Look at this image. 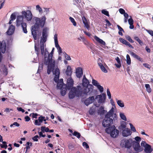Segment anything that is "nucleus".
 Here are the masks:
<instances>
[{
	"mask_svg": "<svg viewBox=\"0 0 153 153\" xmlns=\"http://www.w3.org/2000/svg\"><path fill=\"white\" fill-rule=\"evenodd\" d=\"M48 29L47 28H44L42 31V36L41 37L40 40V49L41 53L42 55L45 56V59L48 61L55 62V61L52 59L53 54L54 50V48H52V50L50 53H49L48 51L45 48V43L46 40L48 36Z\"/></svg>",
	"mask_w": 153,
	"mask_h": 153,
	"instance_id": "obj_1",
	"label": "nucleus"
},
{
	"mask_svg": "<svg viewBox=\"0 0 153 153\" xmlns=\"http://www.w3.org/2000/svg\"><path fill=\"white\" fill-rule=\"evenodd\" d=\"M54 73L55 74V76L54 78V81L57 84V88L58 89L61 90V94L62 96H64L66 94L67 89H68L67 86L65 84H64L62 79H59V70L57 68Z\"/></svg>",
	"mask_w": 153,
	"mask_h": 153,
	"instance_id": "obj_2",
	"label": "nucleus"
},
{
	"mask_svg": "<svg viewBox=\"0 0 153 153\" xmlns=\"http://www.w3.org/2000/svg\"><path fill=\"white\" fill-rule=\"evenodd\" d=\"M114 108L112 107L108 112L106 114L105 119L102 122V125L104 127H107L110 126L113 124V120L111 118V117H113L114 119L116 118L117 115L116 114H114Z\"/></svg>",
	"mask_w": 153,
	"mask_h": 153,
	"instance_id": "obj_3",
	"label": "nucleus"
},
{
	"mask_svg": "<svg viewBox=\"0 0 153 153\" xmlns=\"http://www.w3.org/2000/svg\"><path fill=\"white\" fill-rule=\"evenodd\" d=\"M16 26L17 27H21L23 32L25 33L27 32V24L24 21V18L23 16L19 15L17 16L16 21Z\"/></svg>",
	"mask_w": 153,
	"mask_h": 153,
	"instance_id": "obj_4",
	"label": "nucleus"
},
{
	"mask_svg": "<svg viewBox=\"0 0 153 153\" xmlns=\"http://www.w3.org/2000/svg\"><path fill=\"white\" fill-rule=\"evenodd\" d=\"M105 132L110 134L111 137L115 138L118 137L119 134L118 130L116 128L114 125H112L105 129Z\"/></svg>",
	"mask_w": 153,
	"mask_h": 153,
	"instance_id": "obj_5",
	"label": "nucleus"
},
{
	"mask_svg": "<svg viewBox=\"0 0 153 153\" xmlns=\"http://www.w3.org/2000/svg\"><path fill=\"white\" fill-rule=\"evenodd\" d=\"M133 141L131 139L123 138L120 141V145L122 148L129 149L132 146Z\"/></svg>",
	"mask_w": 153,
	"mask_h": 153,
	"instance_id": "obj_6",
	"label": "nucleus"
},
{
	"mask_svg": "<svg viewBox=\"0 0 153 153\" xmlns=\"http://www.w3.org/2000/svg\"><path fill=\"white\" fill-rule=\"evenodd\" d=\"M34 19L35 21V24L34 27L37 28L39 27H42L44 26L45 23L46 18L45 16H43L41 18V19L39 18L35 17Z\"/></svg>",
	"mask_w": 153,
	"mask_h": 153,
	"instance_id": "obj_7",
	"label": "nucleus"
},
{
	"mask_svg": "<svg viewBox=\"0 0 153 153\" xmlns=\"http://www.w3.org/2000/svg\"><path fill=\"white\" fill-rule=\"evenodd\" d=\"M45 63L46 65H48L47 73L49 74L52 71L53 74L55 75L54 76H55V74H54V72L56 71V69L58 68H58H56L54 70V68L55 67V62L48 61L45 59Z\"/></svg>",
	"mask_w": 153,
	"mask_h": 153,
	"instance_id": "obj_8",
	"label": "nucleus"
},
{
	"mask_svg": "<svg viewBox=\"0 0 153 153\" xmlns=\"http://www.w3.org/2000/svg\"><path fill=\"white\" fill-rule=\"evenodd\" d=\"M71 89V91L69 94V97L70 99L73 98L75 96L79 97L81 94L82 92L76 88H73Z\"/></svg>",
	"mask_w": 153,
	"mask_h": 153,
	"instance_id": "obj_9",
	"label": "nucleus"
},
{
	"mask_svg": "<svg viewBox=\"0 0 153 153\" xmlns=\"http://www.w3.org/2000/svg\"><path fill=\"white\" fill-rule=\"evenodd\" d=\"M141 145L144 148V152L145 153H151L153 151L151 146L147 143L145 141H142Z\"/></svg>",
	"mask_w": 153,
	"mask_h": 153,
	"instance_id": "obj_10",
	"label": "nucleus"
},
{
	"mask_svg": "<svg viewBox=\"0 0 153 153\" xmlns=\"http://www.w3.org/2000/svg\"><path fill=\"white\" fill-rule=\"evenodd\" d=\"M23 16V18L25 17L26 20L28 21H30L32 19L33 15L31 11L29 10H27L26 11H22V12Z\"/></svg>",
	"mask_w": 153,
	"mask_h": 153,
	"instance_id": "obj_11",
	"label": "nucleus"
},
{
	"mask_svg": "<svg viewBox=\"0 0 153 153\" xmlns=\"http://www.w3.org/2000/svg\"><path fill=\"white\" fill-rule=\"evenodd\" d=\"M132 146L134 150L137 152H140L142 151L143 148L140 146V143L135 141H133Z\"/></svg>",
	"mask_w": 153,
	"mask_h": 153,
	"instance_id": "obj_12",
	"label": "nucleus"
},
{
	"mask_svg": "<svg viewBox=\"0 0 153 153\" xmlns=\"http://www.w3.org/2000/svg\"><path fill=\"white\" fill-rule=\"evenodd\" d=\"M54 41L55 47L56 48L59 54H61L62 53V48L59 45L58 41V35L57 34H55L54 35Z\"/></svg>",
	"mask_w": 153,
	"mask_h": 153,
	"instance_id": "obj_13",
	"label": "nucleus"
},
{
	"mask_svg": "<svg viewBox=\"0 0 153 153\" xmlns=\"http://www.w3.org/2000/svg\"><path fill=\"white\" fill-rule=\"evenodd\" d=\"M105 94H102V95H97L95 99L98 100V102L99 103H103L105 101Z\"/></svg>",
	"mask_w": 153,
	"mask_h": 153,
	"instance_id": "obj_14",
	"label": "nucleus"
},
{
	"mask_svg": "<svg viewBox=\"0 0 153 153\" xmlns=\"http://www.w3.org/2000/svg\"><path fill=\"white\" fill-rule=\"evenodd\" d=\"M92 83L97 88L100 92L102 93L103 92L104 90L103 87L100 85L99 83L97 80L93 79H92Z\"/></svg>",
	"mask_w": 153,
	"mask_h": 153,
	"instance_id": "obj_15",
	"label": "nucleus"
},
{
	"mask_svg": "<svg viewBox=\"0 0 153 153\" xmlns=\"http://www.w3.org/2000/svg\"><path fill=\"white\" fill-rule=\"evenodd\" d=\"M74 84V81L71 77H70L67 79V88L68 90H69L73 88Z\"/></svg>",
	"mask_w": 153,
	"mask_h": 153,
	"instance_id": "obj_16",
	"label": "nucleus"
},
{
	"mask_svg": "<svg viewBox=\"0 0 153 153\" xmlns=\"http://www.w3.org/2000/svg\"><path fill=\"white\" fill-rule=\"evenodd\" d=\"M85 87V88L83 91L84 93L86 94H90L93 91V86L92 85H89Z\"/></svg>",
	"mask_w": 153,
	"mask_h": 153,
	"instance_id": "obj_17",
	"label": "nucleus"
},
{
	"mask_svg": "<svg viewBox=\"0 0 153 153\" xmlns=\"http://www.w3.org/2000/svg\"><path fill=\"white\" fill-rule=\"evenodd\" d=\"M6 43L4 40L0 41V52L4 53L6 51Z\"/></svg>",
	"mask_w": 153,
	"mask_h": 153,
	"instance_id": "obj_18",
	"label": "nucleus"
},
{
	"mask_svg": "<svg viewBox=\"0 0 153 153\" xmlns=\"http://www.w3.org/2000/svg\"><path fill=\"white\" fill-rule=\"evenodd\" d=\"M102 62V60L100 59H99L97 61L98 66L103 72L105 73H107L108 72V71L103 65Z\"/></svg>",
	"mask_w": 153,
	"mask_h": 153,
	"instance_id": "obj_19",
	"label": "nucleus"
},
{
	"mask_svg": "<svg viewBox=\"0 0 153 153\" xmlns=\"http://www.w3.org/2000/svg\"><path fill=\"white\" fill-rule=\"evenodd\" d=\"M45 117L42 116H41L38 118V120H36L35 121V124L36 125L40 126L43 121H45L46 120L45 119Z\"/></svg>",
	"mask_w": 153,
	"mask_h": 153,
	"instance_id": "obj_20",
	"label": "nucleus"
},
{
	"mask_svg": "<svg viewBox=\"0 0 153 153\" xmlns=\"http://www.w3.org/2000/svg\"><path fill=\"white\" fill-rule=\"evenodd\" d=\"M131 132L129 129L126 128L123 130L122 135L124 137H127L131 135Z\"/></svg>",
	"mask_w": 153,
	"mask_h": 153,
	"instance_id": "obj_21",
	"label": "nucleus"
},
{
	"mask_svg": "<svg viewBox=\"0 0 153 153\" xmlns=\"http://www.w3.org/2000/svg\"><path fill=\"white\" fill-rule=\"evenodd\" d=\"M98 106V105L95 104L94 105L91 107L89 111V114L91 115L95 114L96 112L97 108Z\"/></svg>",
	"mask_w": 153,
	"mask_h": 153,
	"instance_id": "obj_22",
	"label": "nucleus"
},
{
	"mask_svg": "<svg viewBox=\"0 0 153 153\" xmlns=\"http://www.w3.org/2000/svg\"><path fill=\"white\" fill-rule=\"evenodd\" d=\"M94 38L96 41L100 44L101 46L103 47V46H104L105 45V42L103 41L102 39H100L96 36H95Z\"/></svg>",
	"mask_w": 153,
	"mask_h": 153,
	"instance_id": "obj_23",
	"label": "nucleus"
},
{
	"mask_svg": "<svg viewBox=\"0 0 153 153\" xmlns=\"http://www.w3.org/2000/svg\"><path fill=\"white\" fill-rule=\"evenodd\" d=\"M94 99V96H92L87 98L84 101L85 105L86 106H88L93 102Z\"/></svg>",
	"mask_w": 153,
	"mask_h": 153,
	"instance_id": "obj_24",
	"label": "nucleus"
},
{
	"mask_svg": "<svg viewBox=\"0 0 153 153\" xmlns=\"http://www.w3.org/2000/svg\"><path fill=\"white\" fill-rule=\"evenodd\" d=\"M76 74L77 77L80 78L82 75V69L80 67L78 68L76 70Z\"/></svg>",
	"mask_w": 153,
	"mask_h": 153,
	"instance_id": "obj_25",
	"label": "nucleus"
},
{
	"mask_svg": "<svg viewBox=\"0 0 153 153\" xmlns=\"http://www.w3.org/2000/svg\"><path fill=\"white\" fill-rule=\"evenodd\" d=\"M15 29V27L13 25L10 26L7 32V34L9 35H12L14 32Z\"/></svg>",
	"mask_w": 153,
	"mask_h": 153,
	"instance_id": "obj_26",
	"label": "nucleus"
},
{
	"mask_svg": "<svg viewBox=\"0 0 153 153\" xmlns=\"http://www.w3.org/2000/svg\"><path fill=\"white\" fill-rule=\"evenodd\" d=\"M72 73V70L70 65H68L65 71V74L67 76H71Z\"/></svg>",
	"mask_w": 153,
	"mask_h": 153,
	"instance_id": "obj_27",
	"label": "nucleus"
},
{
	"mask_svg": "<svg viewBox=\"0 0 153 153\" xmlns=\"http://www.w3.org/2000/svg\"><path fill=\"white\" fill-rule=\"evenodd\" d=\"M89 82L88 80L86 78L85 76L84 75L82 79V84L83 86L84 87H87L88 85Z\"/></svg>",
	"mask_w": 153,
	"mask_h": 153,
	"instance_id": "obj_28",
	"label": "nucleus"
},
{
	"mask_svg": "<svg viewBox=\"0 0 153 153\" xmlns=\"http://www.w3.org/2000/svg\"><path fill=\"white\" fill-rule=\"evenodd\" d=\"M106 112V111L104 110V107L103 106H101L98 110L97 113L98 114L101 115L103 114Z\"/></svg>",
	"mask_w": 153,
	"mask_h": 153,
	"instance_id": "obj_29",
	"label": "nucleus"
},
{
	"mask_svg": "<svg viewBox=\"0 0 153 153\" xmlns=\"http://www.w3.org/2000/svg\"><path fill=\"white\" fill-rule=\"evenodd\" d=\"M82 20L84 23L85 27L88 30H89V25L87 20L85 17L83 16L82 17Z\"/></svg>",
	"mask_w": 153,
	"mask_h": 153,
	"instance_id": "obj_30",
	"label": "nucleus"
},
{
	"mask_svg": "<svg viewBox=\"0 0 153 153\" xmlns=\"http://www.w3.org/2000/svg\"><path fill=\"white\" fill-rule=\"evenodd\" d=\"M130 54L133 56L134 58H135L137 59L140 61H142V59L141 58L140 56L137 55L136 54L134 53L132 51H131L130 52Z\"/></svg>",
	"mask_w": 153,
	"mask_h": 153,
	"instance_id": "obj_31",
	"label": "nucleus"
},
{
	"mask_svg": "<svg viewBox=\"0 0 153 153\" xmlns=\"http://www.w3.org/2000/svg\"><path fill=\"white\" fill-rule=\"evenodd\" d=\"M1 71L3 72V74L5 76H6L8 74V71L7 68L4 65H2L1 68Z\"/></svg>",
	"mask_w": 153,
	"mask_h": 153,
	"instance_id": "obj_32",
	"label": "nucleus"
},
{
	"mask_svg": "<svg viewBox=\"0 0 153 153\" xmlns=\"http://www.w3.org/2000/svg\"><path fill=\"white\" fill-rule=\"evenodd\" d=\"M115 59L118 64H115L114 65L117 68H120L121 67V64L120 59L118 57H117Z\"/></svg>",
	"mask_w": 153,
	"mask_h": 153,
	"instance_id": "obj_33",
	"label": "nucleus"
},
{
	"mask_svg": "<svg viewBox=\"0 0 153 153\" xmlns=\"http://www.w3.org/2000/svg\"><path fill=\"white\" fill-rule=\"evenodd\" d=\"M78 39L79 40H82L84 44L85 45H88L89 44V42L83 36H80L79 38H78Z\"/></svg>",
	"mask_w": 153,
	"mask_h": 153,
	"instance_id": "obj_34",
	"label": "nucleus"
},
{
	"mask_svg": "<svg viewBox=\"0 0 153 153\" xmlns=\"http://www.w3.org/2000/svg\"><path fill=\"white\" fill-rule=\"evenodd\" d=\"M116 100L118 105L121 108L123 107L124 105L123 102L121 100H118L117 99H116Z\"/></svg>",
	"mask_w": 153,
	"mask_h": 153,
	"instance_id": "obj_35",
	"label": "nucleus"
},
{
	"mask_svg": "<svg viewBox=\"0 0 153 153\" xmlns=\"http://www.w3.org/2000/svg\"><path fill=\"white\" fill-rule=\"evenodd\" d=\"M32 35L34 40H36V30L34 29L33 28L31 30Z\"/></svg>",
	"mask_w": 153,
	"mask_h": 153,
	"instance_id": "obj_36",
	"label": "nucleus"
},
{
	"mask_svg": "<svg viewBox=\"0 0 153 153\" xmlns=\"http://www.w3.org/2000/svg\"><path fill=\"white\" fill-rule=\"evenodd\" d=\"M134 39L136 40L141 46H143V43L137 36H135Z\"/></svg>",
	"mask_w": 153,
	"mask_h": 153,
	"instance_id": "obj_37",
	"label": "nucleus"
},
{
	"mask_svg": "<svg viewBox=\"0 0 153 153\" xmlns=\"http://www.w3.org/2000/svg\"><path fill=\"white\" fill-rule=\"evenodd\" d=\"M117 26L118 29L119 30V31L118 32V33H119V34L121 36H123V34L122 32H124L123 30L119 25H117Z\"/></svg>",
	"mask_w": 153,
	"mask_h": 153,
	"instance_id": "obj_38",
	"label": "nucleus"
},
{
	"mask_svg": "<svg viewBox=\"0 0 153 153\" xmlns=\"http://www.w3.org/2000/svg\"><path fill=\"white\" fill-rule=\"evenodd\" d=\"M119 115L120 117L122 119L125 121L127 120L126 117L123 113L120 112Z\"/></svg>",
	"mask_w": 153,
	"mask_h": 153,
	"instance_id": "obj_39",
	"label": "nucleus"
},
{
	"mask_svg": "<svg viewBox=\"0 0 153 153\" xmlns=\"http://www.w3.org/2000/svg\"><path fill=\"white\" fill-rule=\"evenodd\" d=\"M41 130L43 133L48 132L49 131V129L48 127H46L45 126H42L41 127Z\"/></svg>",
	"mask_w": 153,
	"mask_h": 153,
	"instance_id": "obj_40",
	"label": "nucleus"
},
{
	"mask_svg": "<svg viewBox=\"0 0 153 153\" xmlns=\"http://www.w3.org/2000/svg\"><path fill=\"white\" fill-rule=\"evenodd\" d=\"M43 63H39L38 69L37 72V74L39 73V72L42 70L43 67Z\"/></svg>",
	"mask_w": 153,
	"mask_h": 153,
	"instance_id": "obj_41",
	"label": "nucleus"
},
{
	"mask_svg": "<svg viewBox=\"0 0 153 153\" xmlns=\"http://www.w3.org/2000/svg\"><path fill=\"white\" fill-rule=\"evenodd\" d=\"M126 62L128 65H130L131 64V60L129 55L127 54L126 55Z\"/></svg>",
	"mask_w": 153,
	"mask_h": 153,
	"instance_id": "obj_42",
	"label": "nucleus"
},
{
	"mask_svg": "<svg viewBox=\"0 0 153 153\" xmlns=\"http://www.w3.org/2000/svg\"><path fill=\"white\" fill-rule=\"evenodd\" d=\"M36 9L37 10H38L40 14H41L42 13L43 11L42 9L39 5H38L36 6Z\"/></svg>",
	"mask_w": 153,
	"mask_h": 153,
	"instance_id": "obj_43",
	"label": "nucleus"
},
{
	"mask_svg": "<svg viewBox=\"0 0 153 153\" xmlns=\"http://www.w3.org/2000/svg\"><path fill=\"white\" fill-rule=\"evenodd\" d=\"M145 86L146 89V91L149 93H150L151 91V89L150 88V86L149 84H146Z\"/></svg>",
	"mask_w": 153,
	"mask_h": 153,
	"instance_id": "obj_44",
	"label": "nucleus"
},
{
	"mask_svg": "<svg viewBox=\"0 0 153 153\" xmlns=\"http://www.w3.org/2000/svg\"><path fill=\"white\" fill-rule=\"evenodd\" d=\"M3 144H0V146L1 148L6 149L7 148V145L6 144V142L5 141H3L2 142Z\"/></svg>",
	"mask_w": 153,
	"mask_h": 153,
	"instance_id": "obj_45",
	"label": "nucleus"
},
{
	"mask_svg": "<svg viewBox=\"0 0 153 153\" xmlns=\"http://www.w3.org/2000/svg\"><path fill=\"white\" fill-rule=\"evenodd\" d=\"M120 128L121 129H125L126 127V122L124 121L122 122L120 124Z\"/></svg>",
	"mask_w": 153,
	"mask_h": 153,
	"instance_id": "obj_46",
	"label": "nucleus"
},
{
	"mask_svg": "<svg viewBox=\"0 0 153 153\" xmlns=\"http://www.w3.org/2000/svg\"><path fill=\"white\" fill-rule=\"evenodd\" d=\"M126 39L131 43H133L134 41L131 38V37L128 35H127L125 36Z\"/></svg>",
	"mask_w": 153,
	"mask_h": 153,
	"instance_id": "obj_47",
	"label": "nucleus"
},
{
	"mask_svg": "<svg viewBox=\"0 0 153 153\" xmlns=\"http://www.w3.org/2000/svg\"><path fill=\"white\" fill-rule=\"evenodd\" d=\"M101 12L102 14L107 16H109L108 12L105 9L102 10L101 11Z\"/></svg>",
	"mask_w": 153,
	"mask_h": 153,
	"instance_id": "obj_48",
	"label": "nucleus"
},
{
	"mask_svg": "<svg viewBox=\"0 0 153 153\" xmlns=\"http://www.w3.org/2000/svg\"><path fill=\"white\" fill-rule=\"evenodd\" d=\"M119 40L120 41V42L122 43L123 44H125L126 45L128 42L126 40L122 38H120L119 39Z\"/></svg>",
	"mask_w": 153,
	"mask_h": 153,
	"instance_id": "obj_49",
	"label": "nucleus"
},
{
	"mask_svg": "<svg viewBox=\"0 0 153 153\" xmlns=\"http://www.w3.org/2000/svg\"><path fill=\"white\" fill-rule=\"evenodd\" d=\"M73 134L78 138H80L81 136L80 134L77 131H74Z\"/></svg>",
	"mask_w": 153,
	"mask_h": 153,
	"instance_id": "obj_50",
	"label": "nucleus"
},
{
	"mask_svg": "<svg viewBox=\"0 0 153 153\" xmlns=\"http://www.w3.org/2000/svg\"><path fill=\"white\" fill-rule=\"evenodd\" d=\"M69 19L71 22L73 23V25L74 26H76V23L74 19L72 17H69Z\"/></svg>",
	"mask_w": 153,
	"mask_h": 153,
	"instance_id": "obj_51",
	"label": "nucleus"
},
{
	"mask_svg": "<svg viewBox=\"0 0 153 153\" xmlns=\"http://www.w3.org/2000/svg\"><path fill=\"white\" fill-rule=\"evenodd\" d=\"M130 127L131 128V131H132L133 132H136V130L135 128V127L133 126V125L131 123L129 124Z\"/></svg>",
	"mask_w": 153,
	"mask_h": 153,
	"instance_id": "obj_52",
	"label": "nucleus"
},
{
	"mask_svg": "<svg viewBox=\"0 0 153 153\" xmlns=\"http://www.w3.org/2000/svg\"><path fill=\"white\" fill-rule=\"evenodd\" d=\"M10 19L11 20H14L16 19V15L14 13H13L11 14L10 17Z\"/></svg>",
	"mask_w": 153,
	"mask_h": 153,
	"instance_id": "obj_53",
	"label": "nucleus"
},
{
	"mask_svg": "<svg viewBox=\"0 0 153 153\" xmlns=\"http://www.w3.org/2000/svg\"><path fill=\"white\" fill-rule=\"evenodd\" d=\"M107 95L108 97V98L109 99H111V96L110 92L109 91V89H107Z\"/></svg>",
	"mask_w": 153,
	"mask_h": 153,
	"instance_id": "obj_54",
	"label": "nucleus"
},
{
	"mask_svg": "<svg viewBox=\"0 0 153 153\" xmlns=\"http://www.w3.org/2000/svg\"><path fill=\"white\" fill-rule=\"evenodd\" d=\"M82 146L84 147H85L86 149L89 148V146L87 143L85 142H84L82 143Z\"/></svg>",
	"mask_w": 153,
	"mask_h": 153,
	"instance_id": "obj_55",
	"label": "nucleus"
},
{
	"mask_svg": "<svg viewBox=\"0 0 153 153\" xmlns=\"http://www.w3.org/2000/svg\"><path fill=\"white\" fill-rule=\"evenodd\" d=\"M43 9L44 10V12L46 14H47L49 13V8L44 7Z\"/></svg>",
	"mask_w": 153,
	"mask_h": 153,
	"instance_id": "obj_56",
	"label": "nucleus"
},
{
	"mask_svg": "<svg viewBox=\"0 0 153 153\" xmlns=\"http://www.w3.org/2000/svg\"><path fill=\"white\" fill-rule=\"evenodd\" d=\"M35 51L36 52V54H37V56H38L39 54V48L36 47V43H35Z\"/></svg>",
	"mask_w": 153,
	"mask_h": 153,
	"instance_id": "obj_57",
	"label": "nucleus"
},
{
	"mask_svg": "<svg viewBox=\"0 0 153 153\" xmlns=\"http://www.w3.org/2000/svg\"><path fill=\"white\" fill-rule=\"evenodd\" d=\"M146 31L151 36H153V31L146 30Z\"/></svg>",
	"mask_w": 153,
	"mask_h": 153,
	"instance_id": "obj_58",
	"label": "nucleus"
},
{
	"mask_svg": "<svg viewBox=\"0 0 153 153\" xmlns=\"http://www.w3.org/2000/svg\"><path fill=\"white\" fill-rule=\"evenodd\" d=\"M135 140L136 141L138 142H140L141 140V138L138 136H137L134 138Z\"/></svg>",
	"mask_w": 153,
	"mask_h": 153,
	"instance_id": "obj_59",
	"label": "nucleus"
},
{
	"mask_svg": "<svg viewBox=\"0 0 153 153\" xmlns=\"http://www.w3.org/2000/svg\"><path fill=\"white\" fill-rule=\"evenodd\" d=\"M119 11L120 13L122 14H124L126 13L125 10L122 8H120L119 9Z\"/></svg>",
	"mask_w": 153,
	"mask_h": 153,
	"instance_id": "obj_60",
	"label": "nucleus"
},
{
	"mask_svg": "<svg viewBox=\"0 0 153 153\" xmlns=\"http://www.w3.org/2000/svg\"><path fill=\"white\" fill-rule=\"evenodd\" d=\"M38 138H39V136L37 135H36L32 139L34 141H38Z\"/></svg>",
	"mask_w": 153,
	"mask_h": 153,
	"instance_id": "obj_61",
	"label": "nucleus"
},
{
	"mask_svg": "<svg viewBox=\"0 0 153 153\" xmlns=\"http://www.w3.org/2000/svg\"><path fill=\"white\" fill-rule=\"evenodd\" d=\"M65 58L67 60H71V58L70 56L69 55H68L66 53L65 54Z\"/></svg>",
	"mask_w": 153,
	"mask_h": 153,
	"instance_id": "obj_62",
	"label": "nucleus"
},
{
	"mask_svg": "<svg viewBox=\"0 0 153 153\" xmlns=\"http://www.w3.org/2000/svg\"><path fill=\"white\" fill-rule=\"evenodd\" d=\"M128 22L129 25H132V24H133L134 21L133 19L131 18L128 19Z\"/></svg>",
	"mask_w": 153,
	"mask_h": 153,
	"instance_id": "obj_63",
	"label": "nucleus"
},
{
	"mask_svg": "<svg viewBox=\"0 0 153 153\" xmlns=\"http://www.w3.org/2000/svg\"><path fill=\"white\" fill-rule=\"evenodd\" d=\"M17 110L19 111H22V113H24L25 112V110L24 109H23L21 107H18L17 108Z\"/></svg>",
	"mask_w": 153,
	"mask_h": 153,
	"instance_id": "obj_64",
	"label": "nucleus"
}]
</instances>
